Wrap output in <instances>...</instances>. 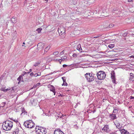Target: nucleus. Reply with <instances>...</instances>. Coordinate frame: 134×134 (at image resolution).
<instances>
[{"instance_id":"f257e3e1","label":"nucleus","mask_w":134,"mask_h":134,"mask_svg":"<svg viewBox=\"0 0 134 134\" xmlns=\"http://www.w3.org/2000/svg\"><path fill=\"white\" fill-rule=\"evenodd\" d=\"M85 75L86 80L89 82L93 81L96 78V74L93 73H86Z\"/></svg>"},{"instance_id":"f03ea898","label":"nucleus","mask_w":134,"mask_h":134,"mask_svg":"<svg viewBox=\"0 0 134 134\" xmlns=\"http://www.w3.org/2000/svg\"><path fill=\"white\" fill-rule=\"evenodd\" d=\"M96 75L98 79L100 80L104 79L106 76V74L105 72L102 71L98 72L97 73Z\"/></svg>"},{"instance_id":"7ed1b4c3","label":"nucleus","mask_w":134,"mask_h":134,"mask_svg":"<svg viewBox=\"0 0 134 134\" xmlns=\"http://www.w3.org/2000/svg\"><path fill=\"white\" fill-rule=\"evenodd\" d=\"M36 134H46L47 132L46 129L43 127H41L40 130L36 131Z\"/></svg>"},{"instance_id":"20e7f679","label":"nucleus","mask_w":134,"mask_h":134,"mask_svg":"<svg viewBox=\"0 0 134 134\" xmlns=\"http://www.w3.org/2000/svg\"><path fill=\"white\" fill-rule=\"evenodd\" d=\"M7 125L8 124L7 123V122L5 121L3 122L2 125V127L3 130L8 131L10 130V127H7Z\"/></svg>"},{"instance_id":"39448f33","label":"nucleus","mask_w":134,"mask_h":134,"mask_svg":"<svg viewBox=\"0 0 134 134\" xmlns=\"http://www.w3.org/2000/svg\"><path fill=\"white\" fill-rule=\"evenodd\" d=\"M45 45V44L43 43L40 42L37 45V47L38 48V49H43Z\"/></svg>"},{"instance_id":"423d86ee","label":"nucleus","mask_w":134,"mask_h":134,"mask_svg":"<svg viewBox=\"0 0 134 134\" xmlns=\"http://www.w3.org/2000/svg\"><path fill=\"white\" fill-rule=\"evenodd\" d=\"M40 61H38L36 62L34 65V71H36L38 68V65L40 63Z\"/></svg>"},{"instance_id":"0eeeda50","label":"nucleus","mask_w":134,"mask_h":134,"mask_svg":"<svg viewBox=\"0 0 134 134\" xmlns=\"http://www.w3.org/2000/svg\"><path fill=\"white\" fill-rule=\"evenodd\" d=\"M111 74V77L112 80V81L113 83H115L116 80L115 73L114 72L113 73V72H112V73Z\"/></svg>"},{"instance_id":"6e6552de","label":"nucleus","mask_w":134,"mask_h":134,"mask_svg":"<svg viewBox=\"0 0 134 134\" xmlns=\"http://www.w3.org/2000/svg\"><path fill=\"white\" fill-rule=\"evenodd\" d=\"M109 118L110 119L112 120H113L117 118L116 115L113 113L109 114Z\"/></svg>"},{"instance_id":"1a4fd4ad","label":"nucleus","mask_w":134,"mask_h":134,"mask_svg":"<svg viewBox=\"0 0 134 134\" xmlns=\"http://www.w3.org/2000/svg\"><path fill=\"white\" fill-rule=\"evenodd\" d=\"M102 130L105 131L107 132H108L109 131V126L108 125H106L104 126V127L102 129Z\"/></svg>"},{"instance_id":"9d476101","label":"nucleus","mask_w":134,"mask_h":134,"mask_svg":"<svg viewBox=\"0 0 134 134\" xmlns=\"http://www.w3.org/2000/svg\"><path fill=\"white\" fill-rule=\"evenodd\" d=\"M6 121L7 122V123L8 124L7 125L9 127H10V129L13 126V122L9 120Z\"/></svg>"},{"instance_id":"9b49d317","label":"nucleus","mask_w":134,"mask_h":134,"mask_svg":"<svg viewBox=\"0 0 134 134\" xmlns=\"http://www.w3.org/2000/svg\"><path fill=\"white\" fill-rule=\"evenodd\" d=\"M120 132L121 134H125L126 133L129 134V133L126 130L124 129L120 130Z\"/></svg>"},{"instance_id":"f8f14e48","label":"nucleus","mask_w":134,"mask_h":134,"mask_svg":"<svg viewBox=\"0 0 134 134\" xmlns=\"http://www.w3.org/2000/svg\"><path fill=\"white\" fill-rule=\"evenodd\" d=\"M129 80L131 81L134 80V73H131L130 74Z\"/></svg>"},{"instance_id":"ddd939ff","label":"nucleus","mask_w":134,"mask_h":134,"mask_svg":"<svg viewBox=\"0 0 134 134\" xmlns=\"http://www.w3.org/2000/svg\"><path fill=\"white\" fill-rule=\"evenodd\" d=\"M24 74H22L21 75H20L19 77H18L17 79V80L19 81L18 83V84H19L21 80V78H22V76H24V75L25 74H26V72H24Z\"/></svg>"},{"instance_id":"4468645a","label":"nucleus","mask_w":134,"mask_h":134,"mask_svg":"<svg viewBox=\"0 0 134 134\" xmlns=\"http://www.w3.org/2000/svg\"><path fill=\"white\" fill-rule=\"evenodd\" d=\"M11 21L13 23H15L17 22V19L15 17H13L11 18Z\"/></svg>"},{"instance_id":"2eb2a0df","label":"nucleus","mask_w":134,"mask_h":134,"mask_svg":"<svg viewBox=\"0 0 134 134\" xmlns=\"http://www.w3.org/2000/svg\"><path fill=\"white\" fill-rule=\"evenodd\" d=\"M29 124H28L27 127L30 129H31L34 126V124L33 123H31L29 121Z\"/></svg>"},{"instance_id":"dca6fc26","label":"nucleus","mask_w":134,"mask_h":134,"mask_svg":"<svg viewBox=\"0 0 134 134\" xmlns=\"http://www.w3.org/2000/svg\"><path fill=\"white\" fill-rule=\"evenodd\" d=\"M95 0H88V1L86 2V3L88 5L94 3Z\"/></svg>"},{"instance_id":"f3484780","label":"nucleus","mask_w":134,"mask_h":134,"mask_svg":"<svg viewBox=\"0 0 134 134\" xmlns=\"http://www.w3.org/2000/svg\"><path fill=\"white\" fill-rule=\"evenodd\" d=\"M77 49L80 52H82V49L81 47V44H79L77 46Z\"/></svg>"},{"instance_id":"a211bd4d","label":"nucleus","mask_w":134,"mask_h":134,"mask_svg":"<svg viewBox=\"0 0 134 134\" xmlns=\"http://www.w3.org/2000/svg\"><path fill=\"white\" fill-rule=\"evenodd\" d=\"M19 131L18 128L16 127L14 129L13 133V134H18L19 133Z\"/></svg>"},{"instance_id":"6ab92c4d","label":"nucleus","mask_w":134,"mask_h":134,"mask_svg":"<svg viewBox=\"0 0 134 134\" xmlns=\"http://www.w3.org/2000/svg\"><path fill=\"white\" fill-rule=\"evenodd\" d=\"M50 46H47L44 49V54H45L50 48Z\"/></svg>"},{"instance_id":"aec40b11","label":"nucleus","mask_w":134,"mask_h":134,"mask_svg":"<svg viewBox=\"0 0 134 134\" xmlns=\"http://www.w3.org/2000/svg\"><path fill=\"white\" fill-rule=\"evenodd\" d=\"M40 86H41V83H38L35 85H34V88H38Z\"/></svg>"},{"instance_id":"412c9836","label":"nucleus","mask_w":134,"mask_h":134,"mask_svg":"<svg viewBox=\"0 0 134 134\" xmlns=\"http://www.w3.org/2000/svg\"><path fill=\"white\" fill-rule=\"evenodd\" d=\"M21 111H22V112L21 114V115H23V114H24V115L26 113H27L26 111L24 108H22L21 109Z\"/></svg>"},{"instance_id":"4be33fe9","label":"nucleus","mask_w":134,"mask_h":134,"mask_svg":"<svg viewBox=\"0 0 134 134\" xmlns=\"http://www.w3.org/2000/svg\"><path fill=\"white\" fill-rule=\"evenodd\" d=\"M29 121H25L24 123V126H25L26 127H27V126H28V124H29Z\"/></svg>"},{"instance_id":"5701e85b","label":"nucleus","mask_w":134,"mask_h":134,"mask_svg":"<svg viewBox=\"0 0 134 134\" xmlns=\"http://www.w3.org/2000/svg\"><path fill=\"white\" fill-rule=\"evenodd\" d=\"M51 86H52L53 87V88H52V89H50V91H51L52 92L54 93V95H55V89L54 88V87L52 85Z\"/></svg>"},{"instance_id":"b1692460","label":"nucleus","mask_w":134,"mask_h":134,"mask_svg":"<svg viewBox=\"0 0 134 134\" xmlns=\"http://www.w3.org/2000/svg\"><path fill=\"white\" fill-rule=\"evenodd\" d=\"M41 73L40 72H38L37 73L34 74V76L37 77V76H40L41 75Z\"/></svg>"},{"instance_id":"393cba45","label":"nucleus","mask_w":134,"mask_h":134,"mask_svg":"<svg viewBox=\"0 0 134 134\" xmlns=\"http://www.w3.org/2000/svg\"><path fill=\"white\" fill-rule=\"evenodd\" d=\"M114 26V25L113 24H109V26L107 27V28H112Z\"/></svg>"},{"instance_id":"a878e982","label":"nucleus","mask_w":134,"mask_h":134,"mask_svg":"<svg viewBox=\"0 0 134 134\" xmlns=\"http://www.w3.org/2000/svg\"><path fill=\"white\" fill-rule=\"evenodd\" d=\"M17 35V32L16 31H15L14 33H13L12 34V36H13V37H14V38H15L16 36Z\"/></svg>"},{"instance_id":"bb28decb","label":"nucleus","mask_w":134,"mask_h":134,"mask_svg":"<svg viewBox=\"0 0 134 134\" xmlns=\"http://www.w3.org/2000/svg\"><path fill=\"white\" fill-rule=\"evenodd\" d=\"M67 59V57L66 56H64L61 57V60L62 61L64 59Z\"/></svg>"},{"instance_id":"cd10ccee","label":"nucleus","mask_w":134,"mask_h":134,"mask_svg":"<svg viewBox=\"0 0 134 134\" xmlns=\"http://www.w3.org/2000/svg\"><path fill=\"white\" fill-rule=\"evenodd\" d=\"M108 47L110 48H112L114 46V45L113 44H110L108 46Z\"/></svg>"},{"instance_id":"c85d7f7f","label":"nucleus","mask_w":134,"mask_h":134,"mask_svg":"<svg viewBox=\"0 0 134 134\" xmlns=\"http://www.w3.org/2000/svg\"><path fill=\"white\" fill-rule=\"evenodd\" d=\"M114 110L115 111H116L117 113H118V112L119 111L118 109V108L116 107H114Z\"/></svg>"},{"instance_id":"c756f323","label":"nucleus","mask_w":134,"mask_h":134,"mask_svg":"<svg viewBox=\"0 0 134 134\" xmlns=\"http://www.w3.org/2000/svg\"><path fill=\"white\" fill-rule=\"evenodd\" d=\"M116 126V127L119 129H120L121 127V126L120 125V124L119 123L117 124Z\"/></svg>"},{"instance_id":"7c9ffc66","label":"nucleus","mask_w":134,"mask_h":134,"mask_svg":"<svg viewBox=\"0 0 134 134\" xmlns=\"http://www.w3.org/2000/svg\"><path fill=\"white\" fill-rule=\"evenodd\" d=\"M57 133H55V131L54 132V134H55V133H59V134H63H63H64V133H63V132L62 131H61L60 130H59V132H57Z\"/></svg>"},{"instance_id":"2f4dec72","label":"nucleus","mask_w":134,"mask_h":134,"mask_svg":"<svg viewBox=\"0 0 134 134\" xmlns=\"http://www.w3.org/2000/svg\"><path fill=\"white\" fill-rule=\"evenodd\" d=\"M42 30V29L41 28H40L37 29L36 31L38 32V33H40Z\"/></svg>"},{"instance_id":"473e14b6","label":"nucleus","mask_w":134,"mask_h":134,"mask_svg":"<svg viewBox=\"0 0 134 134\" xmlns=\"http://www.w3.org/2000/svg\"><path fill=\"white\" fill-rule=\"evenodd\" d=\"M8 89H5L4 87H2L1 88V90L4 92H6L8 91Z\"/></svg>"},{"instance_id":"72a5a7b5","label":"nucleus","mask_w":134,"mask_h":134,"mask_svg":"<svg viewBox=\"0 0 134 134\" xmlns=\"http://www.w3.org/2000/svg\"><path fill=\"white\" fill-rule=\"evenodd\" d=\"M5 104H6V102H2V106H1V107H3L4 106Z\"/></svg>"},{"instance_id":"f704fd0d","label":"nucleus","mask_w":134,"mask_h":134,"mask_svg":"<svg viewBox=\"0 0 134 134\" xmlns=\"http://www.w3.org/2000/svg\"><path fill=\"white\" fill-rule=\"evenodd\" d=\"M30 103L31 105H32L34 103V99L32 98H31L30 99Z\"/></svg>"},{"instance_id":"c9c22d12","label":"nucleus","mask_w":134,"mask_h":134,"mask_svg":"<svg viewBox=\"0 0 134 134\" xmlns=\"http://www.w3.org/2000/svg\"><path fill=\"white\" fill-rule=\"evenodd\" d=\"M101 35H97L96 36H94L93 37V38H97L98 37H99L100 36H101Z\"/></svg>"},{"instance_id":"e433bc0d","label":"nucleus","mask_w":134,"mask_h":134,"mask_svg":"<svg viewBox=\"0 0 134 134\" xmlns=\"http://www.w3.org/2000/svg\"><path fill=\"white\" fill-rule=\"evenodd\" d=\"M62 79L63 80V82H66V80H65V77H62Z\"/></svg>"},{"instance_id":"4c0bfd02","label":"nucleus","mask_w":134,"mask_h":134,"mask_svg":"<svg viewBox=\"0 0 134 134\" xmlns=\"http://www.w3.org/2000/svg\"><path fill=\"white\" fill-rule=\"evenodd\" d=\"M59 53V52L58 51L55 52L53 53V54L54 55H57Z\"/></svg>"},{"instance_id":"58836bf2","label":"nucleus","mask_w":134,"mask_h":134,"mask_svg":"<svg viewBox=\"0 0 134 134\" xmlns=\"http://www.w3.org/2000/svg\"><path fill=\"white\" fill-rule=\"evenodd\" d=\"M127 35V33H126L122 34V36L124 37H125Z\"/></svg>"},{"instance_id":"ea45409f","label":"nucleus","mask_w":134,"mask_h":134,"mask_svg":"<svg viewBox=\"0 0 134 134\" xmlns=\"http://www.w3.org/2000/svg\"><path fill=\"white\" fill-rule=\"evenodd\" d=\"M40 128L38 126L37 127L36 126L35 129V132L36 133V131L37 130H40Z\"/></svg>"},{"instance_id":"a19ab883","label":"nucleus","mask_w":134,"mask_h":134,"mask_svg":"<svg viewBox=\"0 0 134 134\" xmlns=\"http://www.w3.org/2000/svg\"><path fill=\"white\" fill-rule=\"evenodd\" d=\"M77 54L76 53H74L72 55V56L74 57H76L77 56Z\"/></svg>"},{"instance_id":"79ce46f5","label":"nucleus","mask_w":134,"mask_h":134,"mask_svg":"<svg viewBox=\"0 0 134 134\" xmlns=\"http://www.w3.org/2000/svg\"><path fill=\"white\" fill-rule=\"evenodd\" d=\"M67 85H68L67 83H66V82H63V83L62 84V86H63V85L67 86Z\"/></svg>"},{"instance_id":"37998d69","label":"nucleus","mask_w":134,"mask_h":134,"mask_svg":"<svg viewBox=\"0 0 134 134\" xmlns=\"http://www.w3.org/2000/svg\"><path fill=\"white\" fill-rule=\"evenodd\" d=\"M4 75H2L0 77V80H2L3 78L4 77Z\"/></svg>"},{"instance_id":"c03bdc74","label":"nucleus","mask_w":134,"mask_h":134,"mask_svg":"<svg viewBox=\"0 0 134 134\" xmlns=\"http://www.w3.org/2000/svg\"><path fill=\"white\" fill-rule=\"evenodd\" d=\"M32 93H30L29 94V95L30 96H31V97H32L33 95L34 94L32 95Z\"/></svg>"},{"instance_id":"a18cd8bd","label":"nucleus","mask_w":134,"mask_h":134,"mask_svg":"<svg viewBox=\"0 0 134 134\" xmlns=\"http://www.w3.org/2000/svg\"><path fill=\"white\" fill-rule=\"evenodd\" d=\"M25 42H24L23 43V45H22V46L24 48L25 47Z\"/></svg>"},{"instance_id":"49530a36","label":"nucleus","mask_w":134,"mask_h":134,"mask_svg":"<svg viewBox=\"0 0 134 134\" xmlns=\"http://www.w3.org/2000/svg\"><path fill=\"white\" fill-rule=\"evenodd\" d=\"M32 70L31 69H30L29 70V71H28V72H27V73H28V74H29L30 72H31Z\"/></svg>"},{"instance_id":"de8ad7c7","label":"nucleus","mask_w":134,"mask_h":134,"mask_svg":"<svg viewBox=\"0 0 134 134\" xmlns=\"http://www.w3.org/2000/svg\"><path fill=\"white\" fill-rule=\"evenodd\" d=\"M64 51H62L60 53V55H62L63 54H64Z\"/></svg>"},{"instance_id":"09e8293b","label":"nucleus","mask_w":134,"mask_h":134,"mask_svg":"<svg viewBox=\"0 0 134 134\" xmlns=\"http://www.w3.org/2000/svg\"><path fill=\"white\" fill-rule=\"evenodd\" d=\"M60 60H61V59H56V60L57 61L59 62L61 64V61H60Z\"/></svg>"},{"instance_id":"8fccbe9b","label":"nucleus","mask_w":134,"mask_h":134,"mask_svg":"<svg viewBox=\"0 0 134 134\" xmlns=\"http://www.w3.org/2000/svg\"><path fill=\"white\" fill-rule=\"evenodd\" d=\"M74 127L75 128L77 129H78V127L76 125H75Z\"/></svg>"},{"instance_id":"3c124183","label":"nucleus","mask_w":134,"mask_h":134,"mask_svg":"<svg viewBox=\"0 0 134 134\" xmlns=\"http://www.w3.org/2000/svg\"><path fill=\"white\" fill-rule=\"evenodd\" d=\"M27 3V1L26 0H25L24 1V5H25L26 4V3Z\"/></svg>"},{"instance_id":"603ef678","label":"nucleus","mask_w":134,"mask_h":134,"mask_svg":"<svg viewBox=\"0 0 134 134\" xmlns=\"http://www.w3.org/2000/svg\"><path fill=\"white\" fill-rule=\"evenodd\" d=\"M67 66V65L65 64H64L63 65V67L64 68L66 67Z\"/></svg>"},{"instance_id":"864d4df0","label":"nucleus","mask_w":134,"mask_h":134,"mask_svg":"<svg viewBox=\"0 0 134 134\" xmlns=\"http://www.w3.org/2000/svg\"><path fill=\"white\" fill-rule=\"evenodd\" d=\"M13 121H14L15 122H18V121L17 120H13Z\"/></svg>"},{"instance_id":"5fc2aeb1","label":"nucleus","mask_w":134,"mask_h":134,"mask_svg":"<svg viewBox=\"0 0 134 134\" xmlns=\"http://www.w3.org/2000/svg\"><path fill=\"white\" fill-rule=\"evenodd\" d=\"M130 98L131 99H134V97H133L132 96H131L130 97Z\"/></svg>"},{"instance_id":"6e6d98bb","label":"nucleus","mask_w":134,"mask_h":134,"mask_svg":"<svg viewBox=\"0 0 134 134\" xmlns=\"http://www.w3.org/2000/svg\"><path fill=\"white\" fill-rule=\"evenodd\" d=\"M30 75L31 76H32L34 75V73L33 72H31L30 74Z\"/></svg>"},{"instance_id":"4d7b16f0","label":"nucleus","mask_w":134,"mask_h":134,"mask_svg":"<svg viewBox=\"0 0 134 134\" xmlns=\"http://www.w3.org/2000/svg\"><path fill=\"white\" fill-rule=\"evenodd\" d=\"M113 113H117L116 112V111H115L114 110H113Z\"/></svg>"},{"instance_id":"13d9d810","label":"nucleus","mask_w":134,"mask_h":134,"mask_svg":"<svg viewBox=\"0 0 134 134\" xmlns=\"http://www.w3.org/2000/svg\"><path fill=\"white\" fill-rule=\"evenodd\" d=\"M61 96L62 97H63V96H64V95H63V94L62 95V94H60V95H58V96Z\"/></svg>"},{"instance_id":"bf43d9fd","label":"nucleus","mask_w":134,"mask_h":134,"mask_svg":"<svg viewBox=\"0 0 134 134\" xmlns=\"http://www.w3.org/2000/svg\"><path fill=\"white\" fill-rule=\"evenodd\" d=\"M130 57L131 58H134V55L131 56V57Z\"/></svg>"},{"instance_id":"052dcab7","label":"nucleus","mask_w":134,"mask_h":134,"mask_svg":"<svg viewBox=\"0 0 134 134\" xmlns=\"http://www.w3.org/2000/svg\"><path fill=\"white\" fill-rule=\"evenodd\" d=\"M132 0H128V2H129L132 1Z\"/></svg>"},{"instance_id":"680f3d73","label":"nucleus","mask_w":134,"mask_h":134,"mask_svg":"<svg viewBox=\"0 0 134 134\" xmlns=\"http://www.w3.org/2000/svg\"><path fill=\"white\" fill-rule=\"evenodd\" d=\"M95 111H96V110H94V111H93V113H94L95 112Z\"/></svg>"},{"instance_id":"e2e57ef3","label":"nucleus","mask_w":134,"mask_h":134,"mask_svg":"<svg viewBox=\"0 0 134 134\" xmlns=\"http://www.w3.org/2000/svg\"><path fill=\"white\" fill-rule=\"evenodd\" d=\"M10 119H11V120H13V118H11Z\"/></svg>"},{"instance_id":"0e129e2a","label":"nucleus","mask_w":134,"mask_h":134,"mask_svg":"<svg viewBox=\"0 0 134 134\" xmlns=\"http://www.w3.org/2000/svg\"><path fill=\"white\" fill-rule=\"evenodd\" d=\"M70 91V90H67V91Z\"/></svg>"},{"instance_id":"69168bd1","label":"nucleus","mask_w":134,"mask_h":134,"mask_svg":"<svg viewBox=\"0 0 134 134\" xmlns=\"http://www.w3.org/2000/svg\"><path fill=\"white\" fill-rule=\"evenodd\" d=\"M131 107H132V106H130V107H129V108H131Z\"/></svg>"},{"instance_id":"338daca9","label":"nucleus","mask_w":134,"mask_h":134,"mask_svg":"<svg viewBox=\"0 0 134 134\" xmlns=\"http://www.w3.org/2000/svg\"><path fill=\"white\" fill-rule=\"evenodd\" d=\"M44 1H47H47H47V0H44Z\"/></svg>"},{"instance_id":"774afa93","label":"nucleus","mask_w":134,"mask_h":134,"mask_svg":"<svg viewBox=\"0 0 134 134\" xmlns=\"http://www.w3.org/2000/svg\"><path fill=\"white\" fill-rule=\"evenodd\" d=\"M6 24L7 25L8 24L7 23H6Z\"/></svg>"}]
</instances>
